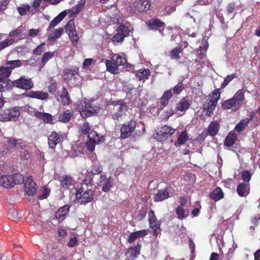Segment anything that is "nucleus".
Returning <instances> with one entry per match:
<instances>
[{
  "instance_id": "nucleus-53",
  "label": "nucleus",
  "mask_w": 260,
  "mask_h": 260,
  "mask_svg": "<svg viewBox=\"0 0 260 260\" xmlns=\"http://www.w3.org/2000/svg\"><path fill=\"white\" fill-rule=\"evenodd\" d=\"M54 55V52H47L45 53L42 56V62L45 65L47 61L51 59Z\"/></svg>"
},
{
  "instance_id": "nucleus-9",
  "label": "nucleus",
  "mask_w": 260,
  "mask_h": 260,
  "mask_svg": "<svg viewBox=\"0 0 260 260\" xmlns=\"http://www.w3.org/2000/svg\"><path fill=\"white\" fill-rule=\"evenodd\" d=\"M24 189L28 196L35 195L37 191V184L34 181L32 177L28 176L26 177L24 182Z\"/></svg>"
},
{
  "instance_id": "nucleus-52",
  "label": "nucleus",
  "mask_w": 260,
  "mask_h": 260,
  "mask_svg": "<svg viewBox=\"0 0 260 260\" xmlns=\"http://www.w3.org/2000/svg\"><path fill=\"white\" fill-rule=\"evenodd\" d=\"M235 77V74H232L225 77L224 79L223 82L221 85L220 88L222 89L225 88L229 84V83Z\"/></svg>"
},
{
  "instance_id": "nucleus-63",
  "label": "nucleus",
  "mask_w": 260,
  "mask_h": 260,
  "mask_svg": "<svg viewBox=\"0 0 260 260\" xmlns=\"http://www.w3.org/2000/svg\"><path fill=\"white\" fill-rule=\"evenodd\" d=\"M93 179V175L89 173L86 175L84 179L83 180V183L87 186L89 184L91 186Z\"/></svg>"
},
{
  "instance_id": "nucleus-6",
  "label": "nucleus",
  "mask_w": 260,
  "mask_h": 260,
  "mask_svg": "<svg viewBox=\"0 0 260 260\" xmlns=\"http://www.w3.org/2000/svg\"><path fill=\"white\" fill-rule=\"evenodd\" d=\"M136 126L137 122L133 119L124 122L120 127V138L125 139L130 137L135 131Z\"/></svg>"
},
{
  "instance_id": "nucleus-25",
  "label": "nucleus",
  "mask_w": 260,
  "mask_h": 260,
  "mask_svg": "<svg viewBox=\"0 0 260 260\" xmlns=\"http://www.w3.org/2000/svg\"><path fill=\"white\" fill-rule=\"evenodd\" d=\"M190 105L191 103L186 98H183L176 105V110L185 112L189 108Z\"/></svg>"
},
{
  "instance_id": "nucleus-55",
  "label": "nucleus",
  "mask_w": 260,
  "mask_h": 260,
  "mask_svg": "<svg viewBox=\"0 0 260 260\" xmlns=\"http://www.w3.org/2000/svg\"><path fill=\"white\" fill-rule=\"evenodd\" d=\"M124 35H122L119 32H117L113 36L112 38L113 43H122L124 39Z\"/></svg>"
},
{
  "instance_id": "nucleus-12",
  "label": "nucleus",
  "mask_w": 260,
  "mask_h": 260,
  "mask_svg": "<svg viewBox=\"0 0 260 260\" xmlns=\"http://www.w3.org/2000/svg\"><path fill=\"white\" fill-rule=\"evenodd\" d=\"M62 140V135H59L56 132L53 131L48 138V143L51 148L54 149L57 144L61 142Z\"/></svg>"
},
{
  "instance_id": "nucleus-49",
  "label": "nucleus",
  "mask_w": 260,
  "mask_h": 260,
  "mask_svg": "<svg viewBox=\"0 0 260 260\" xmlns=\"http://www.w3.org/2000/svg\"><path fill=\"white\" fill-rule=\"evenodd\" d=\"M30 6L28 4L22 5L17 8V10L19 14L23 16L27 14L30 11Z\"/></svg>"
},
{
  "instance_id": "nucleus-36",
  "label": "nucleus",
  "mask_w": 260,
  "mask_h": 260,
  "mask_svg": "<svg viewBox=\"0 0 260 260\" xmlns=\"http://www.w3.org/2000/svg\"><path fill=\"white\" fill-rule=\"evenodd\" d=\"M150 75V70L148 69H144L143 70H139L136 73V76L139 80H141L148 79Z\"/></svg>"
},
{
  "instance_id": "nucleus-45",
  "label": "nucleus",
  "mask_w": 260,
  "mask_h": 260,
  "mask_svg": "<svg viewBox=\"0 0 260 260\" xmlns=\"http://www.w3.org/2000/svg\"><path fill=\"white\" fill-rule=\"evenodd\" d=\"M11 176L12 180V182L14 183V186L16 184H20L22 182H24L25 179L24 177L20 174L17 173Z\"/></svg>"
},
{
  "instance_id": "nucleus-42",
  "label": "nucleus",
  "mask_w": 260,
  "mask_h": 260,
  "mask_svg": "<svg viewBox=\"0 0 260 260\" xmlns=\"http://www.w3.org/2000/svg\"><path fill=\"white\" fill-rule=\"evenodd\" d=\"M185 85L182 80L178 81V83L172 88L173 93L175 95L180 94L185 88Z\"/></svg>"
},
{
  "instance_id": "nucleus-33",
  "label": "nucleus",
  "mask_w": 260,
  "mask_h": 260,
  "mask_svg": "<svg viewBox=\"0 0 260 260\" xmlns=\"http://www.w3.org/2000/svg\"><path fill=\"white\" fill-rule=\"evenodd\" d=\"M63 32V29L60 27L53 30L51 34L48 36V40L51 42H54L56 39L59 38Z\"/></svg>"
},
{
  "instance_id": "nucleus-31",
  "label": "nucleus",
  "mask_w": 260,
  "mask_h": 260,
  "mask_svg": "<svg viewBox=\"0 0 260 260\" xmlns=\"http://www.w3.org/2000/svg\"><path fill=\"white\" fill-rule=\"evenodd\" d=\"M189 137L187 134V131L184 130L182 131L181 134L179 135L177 140L175 143L176 146H180L183 145L186 143L188 140Z\"/></svg>"
},
{
  "instance_id": "nucleus-13",
  "label": "nucleus",
  "mask_w": 260,
  "mask_h": 260,
  "mask_svg": "<svg viewBox=\"0 0 260 260\" xmlns=\"http://www.w3.org/2000/svg\"><path fill=\"white\" fill-rule=\"evenodd\" d=\"M20 144V143H19ZM19 144L18 140L11 138H6L4 142V150L3 153H11L13 151Z\"/></svg>"
},
{
  "instance_id": "nucleus-16",
  "label": "nucleus",
  "mask_w": 260,
  "mask_h": 260,
  "mask_svg": "<svg viewBox=\"0 0 260 260\" xmlns=\"http://www.w3.org/2000/svg\"><path fill=\"white\" fill-rule=\"evenodd\" d=\"M70 206L66 205L60 207L55 214V217L59 222L62 221L67 216L70 211Z\"/></svg>"
},
{
  "instance_id": "nucleus-41",
  "label": "nucleus",
  "mask_w": 260,
  "mask_h": 260,
  "mask_svg": "<svg viewBox=\"0 0 260 260\" xmlns=\"http://www.w3.org/2000/svg\"><path fill=\"white\" fill-rule=\"evenodd\" d=\"M141 244L138 243L134 247H131L128 250L131 252V257L133 258H136L140 254Z\"/></svg>"
},
{
  "instance_id": "nucleus-8",
  "label": "nucleus",
  "mask_w": 260,
  "mask_h": 260,
  "mask_svg": "<svg viewBox=\"0 0 260 260\" xmlns=\"http://www.w3.org/2000/svg\"><path fill=\"white\" fill-rule=\"evenodd\" d=\"M11 75V71L5 67L0 68V108L4 105V100L3 99L2 92L4 91V87L1 83H7V78Z\"/></svg>"
},
{
  "instance_id": "nucleus-2",
  "label": "nucleus",
  "mask_w": 260,
  "mask_h": 260,
  "mask_svg": "<svg viewBox=\"0 0 260 260\" xmlns=\"http://www.w3.org/2000/svg\"><path fill=\"white\" fill-rule=\"evenodd\" d=\"M74 107L75 110L80 112L82 118H86L98 113L97 110L92 107L90 102L79 101L75 103Z\"/></svg>"
},
{
  "instance_id": "nucleus-4",
  "label": "nucleus",
  "mask_w": 260,
  "mask_h": 260,
  "mask_svg": "<svg viewBox=\"0 0 260 260\" xmlns=\"http://www.w3.org/2000/svg\"><path fill=\"white\" fill-rule=\"evenodd\" d=\"M110 105L113 106L111 112V116L113 119L119 120L125 114L127 106L122 101H111Z\"/></svg>"
},
{
  "instance_id": "nucleus-23",
  "label": "nucleus",
  "mask_w": 260,
  "mask_h": 260,
  "mask_svg": "<svg viewBox=\"0 0 260 260\" xmlns=\"http://www.w3.org/2000/svg\"><path fill=\"white\" fill-rule=\"evenodd\" d=\"M28 96L30 98L37 99L41 100H47L49 97L48 92L43 91L31 90L28 93Z\"/></svg>"
},
{
  "instance_id": "nucleus-56",
  "label": "nucleus",
  "mask_w": 260,
  "mask_h": 260,
  "mask_svg": "<svg viewBox=\"0 0 260 260\" xmlns=\"http://www.w3.org/2000/svg\"><path fill=\"white\" fill-rule=\"evenodd\" d=\"M14 43L13 39H6L0 43L1 50H3L6 47L11 45Z\"/></svg>"
},
{
  "instance_id": "nucleus-21",
  "label": "nucleus",
  "mask_w": 260,
  "mask_h": 260,
  "mask_svg": "<svg viewBox=\"0 0 260 260\" xmlns=\"http://www.w3.org/2000/svg\"><path fill=\"white\" fill-rule=\"evenodd\" d=\"M172 96L173 93L172 92L171 89L166 90L163 93L162 96L159 99V102L161 107H162V109L168 105L169 101L172 98Z\"/></svg>"
},
{
  "instance_id": "nucleus-57",
  "label": "nucleus",
  "mask_w": 260,
  "mask_h": 260,
  "mask_svg": "<svg viewBox=\"0 0 260 260\" xmlns=\"http://www.w3.org/2000/svg\"><path fill=\"white\" fill-rule=\"evenodd\" d=\"M153 137L158 141L163 142L166 141L169 137L166 136L165 134L161 133V131L159 132H157L153 135Z\"/></svg>"
},
{
  "instance_id": "nucleus-20",
  "label": "nucleus",
  "mask_w": 260,
  "mask_h": 260,
  "mask_svg": "<svg viewBox=\"0 0 260 260\" xmlns=\"http://www.w3.org/2000/svg\"><path fill=\"white\" fill-rule=\"evenodd\" d=\"M170 198V194L167 188L158 190L154 194V201L156 202H162Z\"/></svg>"
},
{
  "instance_id": "nucleus-34",
  "label": "nucleus",
  "mask_w": 260,
  "mask_h": 260,
  "mask_svg": "<svg viewBox=\"0 0 260 260\" xmlns=\"http://www.w3.org/2000/svg\"><path fill=\"white\" fill-rule=\"evenodd\" d=\"M60 99L63 105H68L71 103V99L67 89L63 87L62 92L60 94Z\"/></svg>"
},
{
  "instance_id": "nucleus-26",
  "label": "nucleus",
  "mask_w": 260,
  "mask_h": 260,
  "mask_svg": "<svg viewBox=\"0 0 260 260\" xmlns=\"http://www.w3.org/2000/svg\"><path fill=\"white\" fill-rule=\"evenodd\" d=\"M11 175H3L0 177V185L6 188H11L14 187V183L12 182Z\"/></svg>"
},
{
  "instance_id": "nucleus-32",
  "label": "nucleus",
  "mask_w": 260,
  "mask_h": 260,
  "mask_svg": "<svg viewBox=\"0 0 260 260\" xmlns=\"http://www.w3.org/2000/svg\"><path fill=\"white\" fill-rule=\"evenodd\" d=\"M223 197V192L222 189L219 187H217L216 188H215L210 195V198L215 201H219L220 200L222 199Z\"/></svg>"
},
{
  "instance_id": "nucleus-59",
  "label": "nucleus",
  "mask_w": 260,
  "mask_h": 260,
  "mask_svg": "<svg viewBox=\"0 0 260 260\" xmlns=\"http://www.w3.org/2000/svg\"><path fill=\"white\" fill-rule=\"evenodd\" d=\"M57 83L55 80H51L50 84L48 86V90L51 94H55L57 90Z\"/></svg>"
},
{
  "instance_id": "nucleus-3",
  "label": "nucleus",
  "mask_w": 260,
  "mask_h": 260,
  "mask_svg": "<svg viewBox=\"0 0 260 260\" xmlns=\"http://www.w3.org/2000/svg\"><path fill=\"white\" fill-rule=\"evenodd\" d=\"M13 87L24 90H29L34 87V83L31 78L25 76H21L13 81L8 79L6 87L8 89H11Z\"/></svg>"
},
{
  "instance_id": "nucleus-29",
  "label": "nucleus",
  "mask_w": 260,
  "mask_h": 260,
  "mask_svg": "<svg viewBox=\"0 0 260 260\" xmlns=\"http://www.w3.org/2000/svg\"><path fill=\"white\" fill-rule=\"evenodd\" d=\"M116 31L119 32L122 35H124V37L125 38L129 36L130 34L133 31V28L130 26L121 24L117 27Z\"/></svg>"
},
{
  "instance_id": "nucleus-58",
  "label": "nucleus",
  "mask_w": 260,
  "mask_h": 260,
  "mask_svg": "<svg viewBox=\"0 0 260 260\" xmlns=\"http://www.w3.org/2000/svg\"><path fill=\"white\" fill-rule=\"evenodd\" d=\"M251 176L252 175L249 171H244L241 174L242 179L244 181V182L249 183V182L251 178Z\"/></svg>"
},
{
  "instance_id": "nucleus-39",
  "label": "nucleus",
  "mask_w": 260,
  "mask_h": 260,
  "mask_svg": "<svg viewBox=\"0 0 260 260\" xmlns=\"http://www.w3.org/2000/svg\"><path fill=\"white\" fill-rule=\"evenodd\" d=\"M248 124V120L243 119L236 125L235 130L238 133H240L244 131Z\"/></svg>"
},
{
  "instance_id": "nucleus-64",
  "label": "nucleus",
  "mask_w": 260,
  "mask_h": 260,
  "mask_svg": "<svg viewBox=\"0 0 260 260\" xmlns=\"http://www.w3.org/2000/svg\"><path fill=\"white\" fill-rule=\"evenodd\" d=\"M146 214L147 210L146 209L141 210L136 215V218L139 221L142 220L145 217Z\"/></svg>"
},
{
  "instance_id": "nucleus-22",
  "label": "nucleus",
  "mask_w": 260,
  "mask_h": 260,
  "mask_svg": "<svg viewBox=\"0 0 260 260\" xmlns=\"http://www.w3.org/2000/svg\"><path fill=\"white\" fill-rule=\"evenodd\" d=\"M78 74L79 69L77 67L67 68L64 70L63 78L65 81H70L75 75H78Z\"/></svg>"
},
{
  "instance_id": "nucleus-60",
  "label": "nucleus",
  "mask_w": 260,
  "mask_h": 260,
  "mask_svg": "<svg viewBox=\"0 0 260 260\" xmlns=\"http://www.w3.org/2000/svg\"><path fill=\"white\" fill-rule=\"evenodd\" d=\"M8 215L9 218L12 220L17 219L19 218L18 212L15 209H11L9 210Z\"/></svg>"
},
{
  "instance_id": "nucleus-18",
  "label": "nucleus",
  "mask_w": 260,
  "mask_h": 260,
  "mask_svg": "<svg viewBox=\"0 0 260 260\" xmlns=\"http://www.w3.org/2000/svg\"><path fill=\"white\" fill-rule=\"evenodd\" d=\"M216 103L210 100L206 101L203 104V112H206V115L211 116L217 106Z\"/></svg>"
},
{
  "instance_id": "nucleus-47",
  "label": "nucleus",
  "mask_w": 260,
  "mask_h": 260,
  "mask_svg": "<svg viewBox=\"0 0 260 260\" xmlns=\"http://www.w3.org/2000/svg\"><path fill=\"white\" fill-rule=\"evenodd\" d=\"M72 179L71 177H63L60 180L61 186L66 189H68L72 184Z\"/></svg>"
},
{
  "instance_id": "nucleus-54",
  "label": "nucleus",
  "mask_w": 260,
  "mask_h": 260,
  "mask_svg": "<svg viewBox=\"0 0 260 260\" xmlns=\"http://www.w3.org/2000/svg\"><path fill=\"white\" fill-rule=\"evenodd\" d=\"M11 113L10 117L11 120H15L16 119H17L19 116L20 115V111L18 108L17 107H14L12 109H10Z\"/></svg>"
},
{
  "instance_id": "nucleus-40",
  "label": "nucleus",
  "mask_w": 260,
  "mask_h": 260,
  "mask_svg": "<svg viewBox=\"0 0 260 260\" xmlns=\"http://www.w3.org/2000/svg\"><path fill=\"white\" fill-rule=\"evenodd\" d=\"M86 0H80L78 4L75 6L74 8H73V10H72V12H71V15H77L83 9Z\"/></svg>"
},
{
  "instance_id": "nucleus-28",
  "label": "nucleus",
  "mask_w": 260,
  "mask_h": 260,
  "mask_svg": "<svg viewBox=\"0 0 260 260\" xmlns=\"http://www.w3.org/2000/svg\"><path fill=\"white\" fill-rule=\"evenodd\" d=\"M148 26L151 29H158L164 27L165 25L164 22L158 19H151L147 22Z\"/></svg>"
},
{
  "instance_id": "nucleus-1",
  "label": "nucleus",
  "mask_w": 260,
  "mask_h": 260,
  "mask_svg": "<svg viewBox=\"0 0 260 260\" xmlns=\"http://www.w3.org/2000/svg\"><path fill=\"white\" fill-rule=\"evenodd\" d=\"M245 92L242 89L238 90L233 98L224 101L221 103V107L225 110H232V111H237L242 106L245 100Z\"/></svg>"
},
{
  "instance_id": "nucleus-61",
  "label": "nucleus",
  "mask_w": 260,
  "mask_h": 260,
  "mask_svg": "<svg viewBox=\"0 0 260 260\" xmlns=\"http://www.w3.org/2000/svg\"><path fill=\"white\" fill-rule=\"evenodd\" d=\"M72 12V10L68 9L66 10H63L61 12H60L56 17L61 22V20L67 16L68 14H70L71 16V12Z\"/></svg>"
},
{
  "instance_id": "nucleus-35",
  "label": "nucleus",
  "mask_w": 260,
  "mask_h": 260,
  "mask_svg": "<svg viewBox=\"0 0 260 260\" xmlns=\"http://www.w3.org/2000/svg\"><path fill=\"white\" fill-rule=\"evenodd\" d=\"M73 116V113L70 112V110H67L60 113L58 116L59 121L68 123L70 121L71 118Z\"/></svg>"
},
{
  "instance_id": "nucleus-43",
  "label": "nucleus",
  "mask_w": 260,
  "mask_h": 260,
  "mask_svg": "<svg viewBox=\"0 0 260 260\" xmlns=\"http://www.w3.org/2000/svg\"><path fill=\"white\" fill-rule=\"evenodd\" d=\"M221 89V88H220V87L219 88L215 89L213 91H212L211 94L209 95V100L217 103L218 100L220 99V98Z\"/></svg>"
},
{
  "instance_id": "nucleus-17",
  "label": "nucleus",
  "mask_w": 260,
  "mask_h": 260,
  "mask_svg": "<svg viewBox=\"0 0 260 260\" xmlns=\"http://www.w3.org/2000/svg\"><path fill=\"white\" fill-rule=\"evenodd\" d=\"M249 184L246 182L240 183L237 188L238 194L241 197H246L249 193Z\"/></svg>"
},
{
  "instance_id": "nucleus-30",
  "label": "nucleus",
  "mask_w": 260,
  "mask_h": 260,
  "mask_svg": "<svg viewBox=\"0 0 260 260\" xmlns=\"http://www.w3.org/2000/svg\"><path fill=\"white\" fill-rule=\"evenodd\" d=\"M220 124L217 121H212L208 126V133L211 136H216L219 129Z\"/></svg>"
},
{
  "instance_id": "nucleus-46",
  "label": "nucleus",
  "mask_w": 260,
  "mask_h": 260,
  "mask_svg": "<svg viewBox=\"0 0 260 260\" xmlns=\"http://www.w3.org/2000/svg\"><path fill=\"white\" fill-rule=\"evenodd\" d=\"M176 213L177 215V218L179 219L182 220L186 218L188 216V212L185 213V211L183 207L178 206L176 209Z\"/></svg>"
},
{
  "instance_id": "nucleus-10",
  "label": "nucleus",
  "mask_w": 260,
  "mask_h": 260,
  "mask_svg": "<svg viewBox=\"0 0 260 260\" xmlns=\"http://www.w3.org/2000/svg\"><path fill=\"white\" fill-rule=\"evenodd\" d=\"M113 179L111 176L107 178L105 175L100 176L99 181L97 182L98 186H102V190L105 192L109 191L112 187Z\"/></svg>"
},
{
  "instance_id": "nucleus-11",
  "label": "nucleus",
  "mask_w": 260,
  "mask_h": 260,
  "mask_svg": "<svg viewBox=\"0 0 260 260\" xmlns=\"http://www.w3.org/2000/svg\"><path fill=\"white\" fill-rule=\"evenodd\" d=\"M135 10L140 13H145L150 9L151 4L149 0H137L134 4Z\"/></svg>"
},
{
  "instance_id": "nucleus-27",
  "label": "nucleus",
  "mask_w": 260,
  "mask_h": 260,
  "mask_svg": "<svg viewBox=\"0 0 260 260\" xmlns=\"http://www.w3.org/2000/svg\"><path fill=\"white\" fill-rule=\"evenodd\" d=\"M237 139V134L233 131H231L227 135L224 142V145L228 147L233 146Z\"/></svg>"
},
{
  "instance_id": "nucleus-15",
  "label": "nucleus",
  "mask_w": 260,
  "mask_h": 260,
  "mask_svg": "<svg viewBox=\"0 0 260 260\" xmlns=\"http://www.w3.org/2000/svg\"><path fill=\"white\" fill-rule=\"evenodd\" d=\"M107 70L114 74L118 73V64L116 63V60L114 58L113 55L111 58V59H106L105 61Z\"/></svg>"
},
{
  "instance_id": "nucleus-44",
  "label": "nucleus",
  "mask_w": 260,
  "mask_h": 260,
  "mask_svg": "<svg viewBox=\"0 0 260 260\" xmlns=\"http://www.w3.org/2000/svg\"><path fill=\"white\" fill-rule=\"evenodd\" d=\"M114 58L116 60L117 64L120 66H124L127 63V60L125 58V55L122 54L120 55L119 54H114L113 55Z\"/></svg>"
},
{
  "instance_id": "nucleus-5",
  "label": "nucleus",
  "mask_w": 260,
  "mask_h": 260,
  "mask_svg": "<svg viewBox=\"0 0 260 260\" xmlns=\"http://www.w3.org/2000/svg\"><path fill=\"white\" fill-rule=\"evenodd\" d=\"M94 191L91 189L85 190L83 187L76 189L75 196L78 202L80 204L86 205L93 200Z\"/></svg>"
},
{
  "instance_id": "nucleus-37",
  "label": "nucleus",
  "mask_w": 260,
  "mask_h": 260,
  "mask_svg": "<svg viewBox=\"0 0 260 260\" xmlns=\"http://www.w3.org/2000/svg\"><path fill=\"white\" fill-rule=\"evenodd\" d=\"M6 68H7L9 71H11V73L13 69L16 68H18L22 66L21 60H10L7 62L6 63Z\"/></svg>"
},
{
  "instance_id": "nucleus-38",
  "label": "nucleus",
  "mask_w": 260,
  "mask_h": 260,
  "mask_svg": "<svg viewBox=\"0 0 260 260\" xmlns=\"http://www.w3.org/2000/svg\"><path fill=\"white\" fill-rule=\"evenodd\" d=\"M183 49L180 47H176L173 49L170 52L171 59L179 60L181 57L180 54L182 53Z\"/></svg>"
},
{
  "instance_id": "nucleus-7",
  "label": "nucleus",
  "mask_w": 260,
  "mask_h": 260,
  "mask_svg": "<svg viewBox=\"0 0 260 260\" xmlns=\"http://www.w3.org/2000/svg\"><path fill=\"white\" fill-rule=\"evenodd\" d=\"M65 29L72 44L76 45L79 41V37L77 34L74 19H71L68 21L65 26Z\"/></svg>"
},
{
  "instance_id": "nucleus-14",
  "label": "nucleus",
  "mask_w": 260,
  "mask_h": 260,
  "mask_svg": "<svg viewBox=\"0 0 260 260\" xmlns=\"http://www.w3.org/2000/svg\"><path fill=\"white\" fill-rule=\"evenodd\" d=\"M89 141L86 143V147L88 150L92 151L94 149V145L101 142L100 138L95 132L90 133L88 135Z\"/></svg>"
},
{
  "instance_id": "nucleus-19",
  "label": "nucleus",
  "mask_w": 260,
  "mask_h": 260,
  "mask_svg": "<svg viewBox=\"0 0 260 260\" xmlns=\"http://www.w3.org/2000/svg\"><path fill=\"white\" fill-rule=\"evenodd\" d=\"M148 221L150 228H160L161 222L157 220L154 211L152 210H150L148 213Z\"/></svg>"
},
{
  "instance_id": "nucleus-48",
  "label": "nucleus",
  "mask_w": 260,
  "mask_h": 260,
  "mask_svg": "<svg viewBox=\"0 0 260 260\" xmlns=\"http://www.w3.org/2000/svg\"><path fill=\"white\" fill-rule=\"evenodd\" d=\"M175 129L172 128L171 126L165 125L161 128V133L165 134L166 136L169 138L175 133Z\"/></svg>"
},
{
  "instance_id": "nucleus-50",
  "label": "nucleus",
  "mask_w": 260,
  "mask_h": 260,
  "mask_svg": "<svg viewBox=\"0 0 260 260\" xmlns=\"http://www.w3.org/2000/svg\"><path fill=\"white\" fill-rule=\"evenodd\" d=\"M11 113L10 109H7L4 110L0 114V120L1 121H9L11 120L10 114Z\"/></svg>"
},
{
  "instance_id": "nucleus-51",
  "label": "nucleus",
  "mask_w": 260,
  "mask_h": 260,
  "mask_svg": "<svg viewBox=\"0 0 260 260\" xmlns=\"http://www.w3.org/2000/svg\"><path fill=\"white\" fill-rule=\"evenodd\" d=\"M103 167L101 165H93L91 167L90 174L92 175L100 174L102 173Z\"/></svg>"
},
{
  "instance_id": "nucleus-62",
  "label": "nucleus",
  "mask_w": 260,
  "mask_h": 260,
  "mask_svg": "<svg viewBox=\"0 0 260 260\" xmlns=\"http://www.w3.org/2000/svg\"><path fill=\"white\" fill-rule=\"evenodd\" d=\"M44 43H41L38 45L32 51V53L34 55H40L44 51Z\"/></svg>"
},
{
  "instance_id": "nucleus-24",
  "label": "nucleus",
  "mask_w": 260,
  "mask_h": 260,
  "mask_svg": "<svg viewBox=\"0 0 260 260\" xmlns=\"http://www.w3.org/2000/svg\"><path fill=\"white\" fill-rule=\"evenodd\" d=\"M35 116L39 119L42 120L46 123H51L53 120L52 116L48 113L36 111Z\"/></svg>"
}]
</instances>
